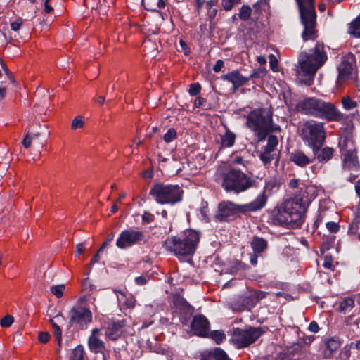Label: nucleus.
<instances>
[{"label":"nucleus","mask_w":360,"mask_h":360,"mask_svg":"<svg viewBox=\"0 0 360 360\" xmlns=\"http://www.w3.org/2000/svg\"><path fill=\"white\" fill-rule=\"evenodd\" d=\"M59 323H56L53 328L55 330V335L56 337L57 343L58 347H60L61 346L62 342V330L58 325Z\"/></svg>","instance_id":"de8ad7c7"},{"label":"nucleus","mask_w":360,"mask_h":360,"mask_svg":"<svg viewBox=\"0 0 360 360\" xmlns=\"http://www.w3.org/2000/svg\"><path fill=\"white\" fill-rule=\"evenodd\" d=\"M22 24V19H18L17 20L13 22L11 24V29L13 31H18L20 29L21 25Z\"/></svg>","instance_id":"4d7b16f0"},{"label":"nucleus","mask_w":360,"mask_h":360,"mask_svg":"<svg viewBox=\"0 0 360 360\" xmlns=\"http://www.w3.org/2000/svg\"><path fill=\"white\" fill-rule=\"evenodd\" d=\"M267 198L264 193H259L255 200L244 205H238L231 201L221 202L218 205L215 218L219 221H225L238 213L246 214L258 211L264 207Z\"/></svg>","instance_id":"39448f33"},{"label":"nucleus","mask_w":360,"mask_h":360,"mask_svg":"<svg viewBox=\"0 0 360 360\" xmlns=\"http://www.w3.org/2000/svg\"><path fill=\"white\" fill-rule=\"evenodd\" d=\"M200 85L198 83H195L190 85L188 92L191 96H196L200 94Z\"/></svg>","instance_id":"09e8293b"},{"label":"nucleus","mask_w":360,"mask_h":360,"mask_svg":"<svg viewBox=\"0 0 360 360\" xmlns=\"http://www.w3.org/2000/svg\"><path fill=\"white\" fill-rule=\"evenodd\" d=\"M260 73H264V70L259 68L257 70H253V72H252V74L250 75V77H248L249 79L250 78H257V77H260Z\"/></svg>","instance_id":"774afa93"},{"label":"nucleus","mask_w":360,"mask_h":360,"mask_svg":"<svg viewBox=\"0 0 360 360\" xmlns=\"http://www.w3.org/2000/svg\"><path fill=\"white\" fill-rule=\"evenodd\" d=\"M143 232L135 229H127L122 231L116 241V245L121 249L126 248L141 242H145Z\"/></svg>","instance_id":"ddd939ff"},{"label":"nucleus","mask_w":360,"mask_h":360,"mask_svg":"<svg viewBox=\"0 0 360 360\" xmlns=\"http://www.w3.org/2000/svg\"><path fill=\"white\" fill-rule=\"evenodd\" d=\"M252 13V8L248 5H243L238 13V17L243 21H247L250 18Z\"/></svg>","instance_id":"2f4dec72"},{"label":"nucleus","mask_w":360,"mask_h":360,"mask_svg":"<svg viewBox=\"0 0 360 360\" xmlns=\"http://www.w3.org/2000/svg\"><path fill=\"white\" fill-rule=\"evenodd\" d=\"M141 217L143 221L147 224L153 221L154 219L153 215L148 212H144Z\"/></svg>","instance_id":"6e6d98bb"},{"label":"nucleus","mask_w":360,"mask_h":360,"mask_svg":"<svg viewBox=\"0 0 360 360\" xmlns=\"http://www.w3.org/2000/svg\"><path fill=\"white\" fill-rule=\"evenodd\" d=\"M1 66H2V68L4 71V72L8 75L9 79L13 82L14 83L15 82V79H14V77L12 76L10 70H8V68L6 67V65L4 63H1Z\"/></svg>","instance_id":"69168bd1"},{"label":"nucleus","mask_w":360,"mask_h":360,"mask_svg":"<svg viewBox=\"0 0 360 360\" xmlns=\"http://www.w3.org/2000/svg\"><path fill=\"white\" fill-rule=\"evenodd\" d=\"M259 255V253L255 252L250 255V262L252 265H256L257 264V257Z\"/></svg>","instance_id":"0e129e2a"},{"label":"nucleus","mask_w":360,"mask_h":360,"mask_svg":"<svg viewBox=\"0 0 360 360\" xmlns=\"http://www.w3.org/2000/svg\"><path fill=\"white\" fill-rule=\"evenodd\" d=\"M333 149L330 147H325L320 150V149L316 152V153H314V155L317 158V160L320 162H326L329 160L331 159L333 155Z\"/></svg>","instance_id":"a878e982"},{"label":"nucleus","mask_w":360,"mask_h":360,"mask_svg":"<svg viewBox=\"0 0 360 360\" xmlns=\"http://www.w3.org/2000/svg\"><path fill=\"white\" fill-rule=\"evenodd\" d=\"M323 266L327 269H330L333 267V259L331 256H325Z\"/></svg>","instance_id":"5fc2aeb1"},{"label":"nucleus","mask_w":360,"mask_h":360,"mask_svg":"<svg viewBox=\"0 0 360 360\" xmlns=\"http://www.w3.org/2000/svg\"><path fill=\"white\" fill-rule=\"evenodd\" d=\"M98 331L97 328L94 329L88 340L89 348L94 353H102L105 350L104 342L96 337Z\"/></svg>","instance_id":"6ab92c4d"},{"label":"nucleus","mask_w":360,"mask_h":360,"mask_svg":"<svg viewBox=\"0 0 360 360\" xmlns=\"http://www.w3.org/2000/svg\"><path fill=\"white\" fill-rule=\"evenodd\" d=\"M348 33L356 38H360V16L349 23Z\"/></svg>","instance_id":"c756f323"},{"label":"nucleus","mask_w":360,"mask_h":360,"mask_svg":"<svg viewBox=\"0 0 360 360\" xmlns=\"http://www.w3.org/2000/svg\"><path fill=\"white\" fill-rule=\"evenodd\" d=\"M38 339L40 342L46 343L49 340L50 335L47 332H41L39 333Z\"/></svg>","instance_id":"864d4df0"},{"label":"nucleus","mask_w":360,"mask_h":360,"mask_svg":"<svg viewBox=\"0 0 360 360\" xmlns=\"http://www.w3.org/2000/svg\"><path fill=\"white\" fill-rule=\"evenodd\" d=\"M49 321L52 326V327L57 323H62L65 321V318L63 316V315L59 313L56 316H55L53 318H51L49 319Z\"/></svg>","instance_id":"3c124183"},{"label":"nucleus","mask_w":360,"mask_h":360,"mask_svg":"<svg viewBox=\"0 0 360 360\" xmlns=\"http://www.w3.org/2000/svg\"><path fill=\"white\" fill-rule=\"evenodd\" d=\"M301 137L316 154L325 141L323 123L312 120L304 122L301 127Z\"/></svg>","instance_id":"9d476101"},{"label":"nucleus","mask_w":360,"mask_h":360,"mask_svg":"<svg viewBox=\"0 0 360 360\" xmlns=\"http://www.w3.org/2000/svg\"><path fill=\"white\" fill-rule=\"evenodd\" d=\"M40 136V133L30 134L29 131L25 134L22 144L25 148H29L31 146L32 141L34 139L38 138Z\"/></svg>","instance_id":"c9c22d12"},{"label":"nucleus","mask_w":360,"mask_h":360,"mask_svg":"<svg viewBox=\"0 0 360 360\" xmlns=\"http://www.w3.org/2000/svg\"><path fill=\"white\" fill-rule=\"evenodd\" d=\"M159 165L169 174H179L181 170L179 163L174 158L168 159L158 155Z\"/></svg>","instance_id":"dca6fc26"},{"label":"nucleus","mask_w":360,"mask_h":360,"mask_svg":"<svg viewBox=\"0 0 360 360\" xmlns=\"http://www.w3.org/2000/svg\"><path fill=\"white\" fill-rule=\"evenodd\" d=\"M205 103H206V100L204 98H202V97H197L195 99L194 105L196 108H200V107H203L205 105Z\"/></svg>","instance_id":"bf43d9fd"},{"label":"nucleus","mask_w":360,"mask_h":360,"mask_svg":"<svg viewBox=\"0 0 360 360\" xmlns=\"http://www.w3.org/2000/svg\"><path fill=\"white\" fill-rule=\"evenodd\" d=\"M114 233L112 232L110 233L106 240H105V242L102 244L101 247L100 248V249L98 250V252H101L105 247H107L108 245H109L110 243L112 241L113 238H114Z\"/></svg>","instance_id":"603ef678"},{"label":"nucleus","mask_w":360,"mask_h":360,"mask_svg":"<svg viewBox=\"0 0 360 360\" xmlns=\"http://www.w3.org/2000/svg\"><path fill=\"white\" fill-rule=\"evenodd\" d=\"M270 0H259L253 4L252 9L254 12L258 15L262 13L263 11L267 12L270 8Z\"/></svg>","instance_id":"c85d7f7f"},{"label":"nucleus","mask_w":360,"mask_h":360,"mask_svg":"<svg viewBox=\"0 0 360 360\" xmlns=\"http://www.w3.org/2000/svg\"><path fill=\"white\" fill-rule=\"evenodd\" d=\"M342 106L345 110H350L357 105L356 101H353L349 96H344L342 99Z\"/></svg>","instance_id":"e433bc0d"},{"label":"nucleus","mask_w":360,"mask_h":360,"mask_svg":"<svg viewBox=\"0 0 360 360\" xmlns=\"http://www.w3.org/2000/svg\"><path fill=\"white\" fill-rule=\"evenodd\" d=\"M314 0H296L299 7L301 22L304 26L302 34L304 41L315 40L317 37L316 24V15Z\"/></svg>","instance_id":"6e6552de"},{"label":"nucleus","mask_w":360,"mask_h":360,"mask_svg":"<svg viewBox=\"0 0 360 360\" xmlns=\"http://www.w3.org/2000/svg\"><path fill=\"white\" fill-rule=\"evenodd\" d=\"M221 78L231 82L233 84L234 91L249 81V78L243 76L238 70L224 75Z\"/></svg>","instance_id":"f3484780"},{"label":"nucleus","mask_w":360,"mask_h":360,"mask_svg":"<svg viewBox=\"0 0 360 360\" xmlns=\"http://www.w3.org/2000/svg\"><path fill=\"white\" fill-rule=\"evenodd\" d=\"M326 226V228L328 229V230L331 233H337L340 229V226L336 222H333V221L327 222Z\"/></svg>","instance_id":"8fccbe9b"},{"label":"nucleus","mask_w":360,"mask_h":360,"mask_svg":"<svg viewBox=\"0 0 360 360\" xmlns=\"http://www.w3.org/2000/svg\"><path fill=\"white\" fill-rule=\"evenodd\" d=\"M125 326L124 320H119L117 321H112L109 323L108 327L105 330V335L110 340H116L122 335V328Z\"/></svg>","instance_id":"a211bd4d"},{"label":"nucleus","mask_w":360,"mask_h":360,"mask_svg":"<svg viewBox=\"0 0 360 360\" xmlns=\"http://www.w3.org/2000/svg\"><path fill=\"white\" fill-rule=\"evenodd\" d=\"M276 157V154L264 150L259 155L261 160L264 165L270 163Z\"/></svg>","instance_id":"4c0bfd02"},{"label":"nucleus","mask_w":360,"mask_h":360,"mask_svg":"<svg viewBox=\"0 0 360 360\" xmlns=\"http://www.w3.org/2000/svg\"><path fill=\"white\" fill-rule=\"evenodd\" d=\"M250 246L253 252L261 254L267 248L268 243L263 238L255 236L250 243Z\"/></svg>","instance_id":"393cba45"},{"label":"nucleus","mask_w":360,"mask_h":360,"mask_svg":"<svg viewBox=\"0 0 360 360\" xmlns=\"http://www.w3.org/2000/svg\"><path fill=\"white\" fill-rule=\"evenodd\" d=\"M360 220L353 221L349 226L348 233L351 236L356 235L359 229Z\"/></svg>","instance_id":"a18cd8bd"},{"label":"nucleus","mask_w":360,"mask_h":360,"mask_svg":"<svg viewBox=\"0 0 360 360\" xmlns=\"http://www.w3.org/2000/svg\"><path fill=\"white\" fill-rule=\"evenodd\" d=\"M290 160L300 167H304L311 162V158L300 150L292 153L290 155Z\"/></svg>","instance_id":"5701e85b"},{"label":"nucleus","mask_w":360,"mask_h":360,"mask_svg":"<svg viewBox=\"0 0 360 360\" xmlns=\"http://www.w3.org/2000/svg\"><path fill=\"white\" fill-rule=\"evenodd\" d=\"M236 135L233 132L226 129L225 134L221 136V148H229L233 146L235 143Z\"/></svg>","instance_id":"bb28decb"},{"label":"nucleus","mask_w":360,"mask_h":360,"mask_svg":"<svg viewBox=\"0 0 360 360\" xmlns=\"http://www.w3.org/2000/svg\"><path fill=\"white\" fill-rule=\"evenodd\" d=\"M241 2V0H221V6L226 11H231L235 5Z\"/></svg>","instance_id":"79ce46f5"},{"label":"nucleus","mask_w":360,"mask_h":360,"mask_svg":"<svg viewBox=\"0 0 360 360\" xmlns=\"http://www.w3.org/2000/svg\"><path fill=\"white\" fill-rule=\"evenodd\" d=\"M183 193V189L178 185L158 183L151 187L149 195L158 204L174 205L181 201Z\"/></svg>","instance_id":"1a4fd4ad"},{"label":"nucleus","mask_w":360,"mask_h":360,"mask_svg":"<svg viewBox=\"0 0 360 360\" xmlns=\"http://www.w3.org/2000/svg\"><path fill=\"white\" fill-rule=\"evenodd\" d=\"M289 186L292 188H298V189H300V188H302V187H299V181L297 179H292L289 182ZM304 186H303L304 187ZM295 193H300V190H298L297 191H296Z\"/></svg>","instance_id":"680f3d73"},{"label":"nucleus","mask_w":360,"mask_h":360,"mask_svg":"<svg viewBox=\"0 0 360 360\" xmlns=\"http://www.w3.org/2000/svg\"><path fill=\"white\" fill-rule=\"evenodd\" d=\"M314 193L315 188L312 186L300 188L299 193H294L292 198L286 199L277 207L275 221L280 225L300 226L304 220L307 207L315 198Z\"/></svg>","instance_id":"f257e3e1"},{"label":"nucleus","mask_w":360,"mask_h":360,"mask_svg":"<svg viewBox=\"0 0 360 360\" xmlns=\"http://www.w3.org/2000/svg\"><path fill=\"white\" fill-rule=\"evenodd\" d=\"M142 4L146 9L152 11H157L158 9L162 8L165 6L163 0H142Z\"/></svg>","instance_id":"cd10ccee"},{"label":"nucleus","mask_w":360,"mask_h":360,"mask_svg":"<svg viewBox=\"0 0 360 360\" xmlns=\"http://www.w3.org/2000/svg\"><path fill=\"white\" fill-rule=\"evenodd\" d=\"M309 330L311 331V332H313V333H316L319 331V327L317 324L316 322L315 321H311L309 326Z\"/></svg>","instance_id":"338daca9"},{"label":"nucleus","mask_w":360,"mask_h":360,"mask_svg":"<svg viewBox=\"0 0 360 360\" xmlns=\"http://www.w3.org/2000/svg\"><path fill=\"white\" fill-rule=\"evenodd\" d=\"M201 360H231L227 354L220 348H215L208 354L202 356Z\"/></svg>","instance_id":"4be33fe9"},{"label":"nucleus","mask_w":360,"mask_h":360,"mask_svg":"<svg viewBox=\"0 0 360 360\" xmlns=\"http://www.w3.org/2000/svg\"><path fill=\"white\" fill-rule=\"evenodd\" d=\"M263 333L261 327L236 328L233 330L231 340L238 347H245L254 343Z\"/></svg>","instance_id":"9b49d317"},{"label":"nucleus","mask_w":360,"mask_h":360,"mask_svg":"<svg viewBox=\"0 0 360 360\" xmlns=\"http://www.w3.org/2000/svg\"><path fill=\"white\" fill-rule=\"evenodd\" d=\"M65 288V285H63V284L53 285V286H51L50 291L57 298H60L63 296Z\"/></svg>","instance_id":"ea45409f"},{"label":"nucleus","mask_w":360,"mask_h":360,"mask_svg":"<svg viewBox=\"0 0 360 360\" xmlns=\"http://www.w3.org/2000/svg\"><path fill=\"white\" fill-rule=\"evenodd\" d=\"M69 324L79 329L86 328L92 322V313L84 307H73L69 312Z\"/></svg>","instance_id":"f8f14e48"},{"label":"nucleus","mask_w":360,"mask_h":360,"mask_svg":"<svg viewBox=\"0 0 360 360\" xmlns=\"http://www.w3.org/2000/svg\"><path fill=\"white\" fill-rule=\"evenodd\" d=\"M224 63L222 60H218L213 67V70L215 72H219V71H221V68L224 67Z\"/></svg>","instance_id":"e2e57ef3"},{"label":"nucleus","mask_w":360,"mask_h":360,"mask_svg":"<svg viewBox=\"0 0 360 360\" xmlns=\"http://www.w3.org/2000/svg\"><path fill=\"white\" fill-rule=\"evenodd\" d=\"M339 147L341 154L356 151V146L352 138L349 135H344L340 138Z\"/></svg>","instance_id":"aec40b11"},{"label":"nucleus","mask_w":360,"mask_h":360,"mask_svg":"<svg viewBox=\"0 0 360 360\" xmlns=\"http://www.w3.org/2000/svg\"><path fill=\"white\" fill-rule=\"evenodd\" d=\"M210 336L217 344L221 343L226 338L225 334L221 330H214L211 333Z\"/></svg>","instance_id":"a19ab883"},{"label":"nucleus","mask_w":360,"mask_h":360,"mask_svg":"<svg viewBox=\"0 0 360 360\" xmlns=\"http://www.w3.org/2000/svg\"><path fill=\"white\" fill-rule=\"evenodd\" d=\"M269 64H270L271 69L274 71H275L277 68L278 61H277V59L275 57V56H274L273 54H271L269 56Z\"/></svg>","instance_id":"13d9d810"},{"label":"nucleus","mask_w":360,"mask_h":360,"mask_svg":"<svg viewBox=\"0 0 360 360\" xmlns=\"http://www.w3.org/2000/svg\"><path fill=\"white\" fill-rule=\"evenodd\" d=\"M191 328L195 335L205 337L209 333L210 323L203 315H195L191 322Z\"/></svg>","instance_id":"2eb2a0df"},{"label":"nucleus","mask_w":360,"mask_h":360,"mask_svg":"<svg viewBox=\"0 0 360 360\" xmlns=\"http://www.w3.org/2000/svg\"><path fill=\"white\" fill-rule=\"evenodd\" d=\"M278 141L277 137L274 135H270L268 137L267 144L264 147V150L274 153V151L276 150L278 146Z\"/></svg>","instance_id":"473e14b6"},{"label":"nucleus","mask_w":360,"mask_h":360,"mask_svg":"<svg viewBox=\"0 0 360 360\" xmlns=\"http://www.w3.org/2000/svg\"><path fill=\"white\" fill-rule=\"evenodd\" d=\"M343 156V167L347 169H356L359 166V162L356 153H347L342 154Z\"/></svg>","instance_id":"412c9836"},{"label":"nucleus","mask_w":360,"mask_h":360,"mask_svg":"<svg viewBox=\"0 0 360 360\" xmlns=\"http://www.w3.org/2000/svg\"><path fill=\"white\" fill-rule=\"evenodd\" d=\"M148 277L146 276H138L135 278V282L138 285H144L147 283Z\"/></svg>","instance_id":"052dcab7"},{"label":"nucleus","mask_w":360,"mask_h":360,"mask_svg":"<svg viewBox=\"0 0 360 360\" xmlns=\"http://www.w3.org/2000/svg\"><path fill=\"white\" fill-rule=\"evenodd\" d=\"M247 126L254 131L259 141L264 139L269 132L276 129L272 122V112L266 108L251 111L247 116Z\"/></svg>","instance_id":"0eeeda50"},{"label":"nucleus","mask_w":360,"mask_h":360,"mask_svg":"<svg viewBox=\"0 0 360 360\" xmlns=\"http://www.w3.org/2000/svg\"><path fill=\"white\" fill-rule=\"evenodd\" d=\"M279 184L274 179H271L265 181L264 190L261 193H264L266 197V192L271 193L278 189Z\"/></svg>","instance_id":"7c9ffc66"},{"label":"nucleus","mask_w":360,"mask_h":360,"mask_svg":"<svg viewBox=\"0 0 360 360\" xmlns=\"http://www.w3.org/2000/svg\"><path fill=\"white\" fill-rule=\"evenodd\" d=\"M296 110L302 114L328 121H340L344 118L343 114L332 103L325 102L315 97L300 101L296 105Z\"/></svg>","instance_id":"7ed1b4c3"},{"label":"nucleus","mask_w":360,"mask_h":360,"mask_svg":"<svg viewBox=\"0 0 360 360\" xmlns=\"http://www.w3.org/2000/svg\"><path fill=\"white\" fill-rule=\"evenodd\" d=\"M14 318L12 315H6L0 321V325L3 328H7L12 325Z\"/></svg>","instance_id":"49530a36"},{"label":"nucleus","mask_w":360,"mask_h":360,"mask_svg":"<svg viewBox=\"0 0 360 360\" xmlns=\"http://www.w3.org/2000/svg\"><path fill=\"white\" fill-rule=\"evenodd\" d=\"M200 233L194 230H186L181 236L168 237L163 243V248L176 256L179 259L194 254L200 241Z\"/></svg>","instance_id":"20e7f679"},{"label":"nucleus","mask_w":360,"mask_h":360,"mask_svg":"<svg viewBox=\"0 0 360 360\" xmlns=\"http://www.w3.org/2000/svg\"><path fill=\"white\" fill-rule=\"evenodd\" d=\"M266 292L264 291H254L248 295L238 297L234 303V309L239 311L250 310L257 303L266 297Z\"/></svg>","instance_id":"4468645a"},{"label":"nucleus","mask_w":360,"mask_h":360,"mask_svg":"<svg viewBox=\"0 0 360 360\" xmlns=\"http://www.w3.org/2000/svg\"><path fill=\"white\" fill-rule=\"evenodd\" d=\"M84 349L82 346L76 347L72 352L70 360H84Z\"/></svg>","instance_id":"f704fd0d"},{"label":"nucleus","mask_w":360,"mask_h":360,"mask_svg":"<svg viewBox=\"0 0 360 360\" xmlns=\"http://www.w3.org/2000/svg\"><path fill=\"white\" fill-rule=\"evenodd\" d=\"M327 58L324 46L320 43H317L308 53H301L297 65V74L302 82L310 85L316 72L325 63Z\"/></svg>","instance_id":"f03ea898"},{"label":"nucleus","mask_w":360,"mask_h":360,"mask_svg":"<svg viewBox=\"0 0 360 360\" xmlns=\"http://www.w3.org/2000/svg\"><path fill=\"white\" fill-rule=\"evenodd\" d=\"M354 305V301L352 297L344 299L340 304L339 309L342 312H346L351 310Z\"/></svg>","instance_id":"72a5a7b5"},{"label":"nucleus","mask_w":360,"mask_h":360,"mask_svg":"<svg viewBox=\"0 0 360 360\" xmlns=\"http://www.w3.org/2000/svg\"><path fill=\"white\" fill-rule=\"evenodd\" d=\"M257 180L240 169H230L222 174L221 186L228 193L239 194L257 187Z\"/></svg>","instance_id":"423d86ee"},{"label":"nucleus","mask_w":360,"mask_h":360,"mask_svg":"<svg viewBox=\"0 0 360 360\" xmlns=\"http://www.w3.org/2000/svg\"><path fill=\"white\" fill-rule=\"evenodd\" d=\"M84 126V121L83 117L81 116H78L75 117L71 124V128L73 130H76L77 129L82 128Z\"/></svg>","instance_id":"c03bdc74"},{"label":"nucleus","mask_w":360,"mask_h":360,"mask_svg":"<svg viewBox=\"0 0 360 360\" xmlns=\"http://www.w3.org/2000/svg\"><path fill=\"white\" fill-rule=\"evenodd\" d=\"M177 134L174 128H170L167 130L163 136V139L166 143H169L176 138Z\"/></svg>","instance_id":"37998d69"},{"label":"nucleus","mask_w":360,"mask_h":360,"mask_svg":"<svg viewBox=\"0 0 360 360\" xmlns=\"http://www.w3.org/2000/svg\"><path fill=\"white\" fill-rule=\"evenodd\" d=\"M340 76L344 77L351 74L352 70V66L349 63H342L339 67Z\"/></svg>","instance_id":"58836bf2"},{"label":"nucleus","mask_w":360,"mask_h":360,"mask_svg":"<svg viewBox=\"0 0 360 360\" xmlns=\"http://www.w3.org/2000/svg\"><path fill=\"white\" fill-rule=\"evenodd\" d=\"M326 350L323 353L324 358H329L331 354L340 347L339 338L333 337L328 339L326 343Z\"/></svg>","instance_id":"b1692460"}]
</instances>
